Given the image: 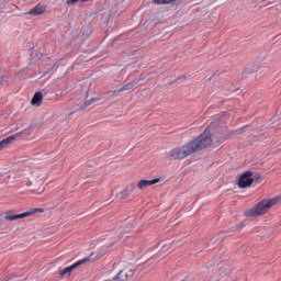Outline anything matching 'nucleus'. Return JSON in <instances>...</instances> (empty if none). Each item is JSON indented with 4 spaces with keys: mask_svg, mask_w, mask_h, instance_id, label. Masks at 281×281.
<instances>
[{
    "mask_svg": "<svg viewBox=\"0 0 281 281\" xmlns=\"http://www.w3.org/2000/svg\"><path fill=\"white\" fill-rule=\"evenodd\" d=\"M278 198L274 199H265L257 203L251 209L245 211V216L248 218H254V216H265L269 212L270 207H273L278 203Z\"/></svg>",
    "mask_w": 281,
    "mask_h": 281,
    "instance_id": "f03ea898",
    "label": "nucleus"
},
{
    "mask_svg": "<svg viewBox=\"0 0 281 281\" xmlns=\"http://www.w3.org/2000/svg\"><path fill=\"white\" fill-rule=\"evenodd\" d=\"M156 74H161V71L158 70V71H156Z\"/></svg>",
    "mask_w": 281,
    "mask_h": 281,
    "instance_id": "bb28decb",
    "label": "nucleus"
},
{
    "mask_svg": "<svg viewBox=\"0 0 281 281\" xmlns=\"http://www.w3.org/2000/svg\"><path fill=\"white\" fill-rule=\"evenodd\" d=\"M16 137H19V134L8 136L7 138L0 140V150H3L5 146H10V144H14V142H16Z\"/></svg>",
    "mask_w": 281,
    "mask_h": 281,
    "instance_id": "0eeeda50",
    "label": "nucleus"
},
{
    "mask_svg": "<svg viewBox=\"0 0 281 281\" xmlns=\"http://www.w3.org/2000/svg\"><path fill=\"white\" fill-rule=\"evenodd\" d=\"M138 83L139 80H133L132 82H127L126 85L116 90L110 91V93H112V95H115V93H122V91H131V89H133V87H137Z\"/></svg>",
    "mask_w": 281,
    "mask_h": 281,
    "instance_id": "39448f33",
    "label": "nucleus"
},
{
    "mask_svg": "<svg viewBox=\"0 0 281 281\" xmlns=\"http://www.w3.org/2000/svg\"><path fill=\"white\" fill-rule=\"evenodd\" d=\"M72 272H74V268L70 266L61 270L59 272V276L60 278H65V276H67V278H70Z\"/></svg>",
    "mask_w": 281,
    "mask_h": 281,
    "instance_id": "ddd939ff",
    "label": "nucleus"
},
{
    "mask_svg": "<svg viewBox=\"0 0 281 281\" xmlns=\"http://www.w3.org/2000/svg\"><path fill=\"white\" fill-rule=\"evenodd\" d=\"M260 179H262V176L260 173L252 172V183H260Z\"/></svg>",
    "mask_w": 281,
    "mask_h": 281,
    "instance_id": "f3484780",
    "label": "nucleus"
},
{
    "mask_svg": "<svg viewBox=\"0 0 281 281\" xmlns=\"http://www.w3.org/2000/svg\"><path fill=\"white\" fill-rule=\"evenodd\" d=\"M265 1H267V0H262V3H265Z\"/></svg>",
    "mask_w": 281,
    "mask_h": 281,
    "instance_id": "c85d7f7f",
    "label": "nucleus"
},
{
    "mask_svg": "<svg viewBox=\"0 0 281 281\" xmlns=\"http://www.w3.org/2000/svg\"><path fill=\"white\" fill-rule=\"evenodd\" d=\"M214 76H216V74L214 72L209 79H206V82H211L212 79L214 78Z\"/></svg>",
    "mask_w": 281,
    "mask_h": 281,
    "instance_id": "4be33fe9",
    "label": "nucleus"
},
{
    "mask_svg": "<svg viewBox=\"0 0 281 281\" xmlns=\"http://www.w3.org/2000/svg\"><path fill=\"white\" fill-rule=\"evenodd\" d=\"M102 98L103 97H94L88 101H85V103L78 109V111H85V109H87L88 106H91V104H93V102H100V100H102Z\"/></svg>",
    "mask_w": 281,
    "mask_h": 281,
    "instance_id": "9b49d317",
    "label": "nucleus"
},
{
    "mask_svg": "<svg viewBox=\"0 0 281 281\" xmlns=\"http://www.w3.org/2000/svg\"><path fill=\"white\" fill-rule=\"evenodd\" d=\"M34 131V125H30L29 127L24 128L22 132L16 133L18 136L20 135H31Z\"/></svg>",
    "mask_w": 281,
    "mask_h": 281,
    "instance_id": "2eb2a0df",
    "label": "nucleus"
},
{
    "mask_svg": "<svg viewBox=\"0 0 281 281\" xmlns=\"http://www.w3.org/2000/svg\"><path fill=\"white\" fill-rule=\"evenodd\" d=\"M124 273H126V269L121 270L112 280L113 281H116V280H121V281L128 280V278H126V276Z\"/></svg>",
    "mask_w": 281,
    "mask_h": 281,
    "instance_id": "4468645a",
    "label": "nucleus"
},
{
    "mask_svg": "<svg viewBox=\"0 0 281 281\" xmlns=\"http://www.w3.org/2000/svg\"><path fill=\"white\" fill-rule=\"evenodd\" d=\"M137 190V187L135 184H132L127 187L124 191L121 193V199L124 201L127 196H131Z\"/></svg>",
    "mask_w": 281,
    "mask_h": 281,
    "instance_id": "9d476101",
    "label": "nucleus"
},
{
    "mask_svg": "<svg viewBox=\"0 0 281 281\" xmlns=\"http://www.w3.org/2000/svg\"><path fill=\"white\" fill-rule=\"evenodd\" d=\"M238 188L245 190V188H251L254 186V171H245L241 173L237 181Z\"/></svg>",
    "mask_w": 281,
    "mask_h": 281,
    "instance_id": "20e7f679",
    "label": "nucleus"
},
{
    "mask_svg": "<svg viewBox=\"0 0 281 281\" xmlns=\"http://www.w3.org/2000/svg\"><path fill=\"white\" fill-rule=\"evenodd\" d=\"M125 278H133L135 276V270L130 269L128 271L125 270Z\"/></svg>",
    "mask_w": 281,
    "mask_h": 281,
    "instance_id": "a211bd4d",
    "label": "nucleus"
},
{
    "mask_svg": "<svg viewBox=\"0 0 281 281\" xmlns=\"http://www.w3.org/2000/svg\"><path fill=\"white\" fill-rule=\"evenodd\" d=\"M31 104L33 106H41L43 104V92L41 91L35 92L31 100Z\"/></svg>",
    "mask_w": 281,
    "mask_h": 281,
    "instance_id": "6e6552de",
    "label": "nucleus"
},
{
    "mask_svg": "<svg viewBox=\"0 0 281 281\" xmlns=\"http://www.w3.org/2000/svg\"><path fill=\"white\" fill-rule=\"evenodd\" d=\"M2 225H5V217L0 216V227H2Z\"/></svg>",
    "mask_w": 281,
    "mask_h": 281,
    "instance_id": "aec40b11",
    "label": "nucleus"
},
{
    "mask_svg": "<svg viewBox=\"0 0 281 281\" xmlns=\"http://www.w3.org/2000/svg\"><path fill=\"white\" fill-rule=\"evenodd\" d=\"M47 74H49V70L48 71H44V75H47Z\"/></svg>",
    "mask_w": 281,
    "mask_h": 281,
    "instance_id": "a878e982",
    "label": "nucleus"
},
{
    "mask_svg": "<svg viewBox=\"0 0 281 281\" xmlns=\"http://www.w3.org/2000/svg\"><path fill=\"white\" fill-rule=\"evenodd\" d=\"M164 71H166V68H165V67H162V70H161V72H164Z\"/></svg>",
    "mask_w": 281,
    "mask_h": 281,
    "instance_id": "393cba45",
    "label": "nucleus"
},
{
    "mask_svg": "<svg viewBox=\"0 0 281 281\" xmlns=\"http://www.w3.org/2000/svg\"><path fill=\"white\" fill-rule=\"evenodd\" d=\"M179 80H181V77H178V78H176L175 80H172V81L170 82V85H175L176 82H179Z\"/></svg>",
    "mask_w": 281,
    "mask_h": 281,
    "instance_id": "412c9836",
    "label": "nucleus"
},
{
    "mask_svg": "<svg viewBox=\"0 0 281 281\" xmlns=\"http://www.w3.org/2000/svg\"><path fill=\"white\" fill-rule=\"evenodd\" d=\"M245 128H247V126L234 131L220 128L215 132H209L205 130L198 137L184 144L182 147L171 149L167 159L168 161H177L186 159V157H190V155H194V153H201V150H205V148H210V146H221L226 139H232V137L240 135Z\"/></svg>",
    "mask_w": 281,
    "mask_h": 281,
    "instance_id": "f257e3e1",
    "label": "nucleus"
},
{
    "mask_svg": "<svg viewBox=\"0 0 281 281\" xmlns=\"http://www.w3.org/2000/svg\"><path fill=\"white\" fill-rule=\"evenodd\" d=\"M220 234H229V231H224V232H222Z\"/></svg>",
    "mask_w": 281,
    "mask_h": 281,
    "instance_id": "b1692460",
    "label": "nucleus"
},
{
    "mask_svg": "<svg viewBox=\"0 0 281 281\" xmlns=\"http://www.w3.org/2000/svg\"><path fill=\"white\" fill-rule=\"evenodd\" d=\"M159 181H161L159 178H155L153 180H140L137 183V188L138 190H145V188H148V186H155L156 183H159Z\"/></svg>",
    "mask_w": 281,
    "mask_h": 281,
    "instance_id": "423d86ee",
    "label": "nucleus"
},
{
    "mask_svg": "<svg viewBox=\"0 0 281 281\" xmlns=\"http://www.w3.org/2000/svg\"><path fill=\"white\" fill-rule=\"evenodd\" d=\"M91 261V257H85L83 259H80L78 261H76L74 265H71V268L74 269H78V267H82V265H85V262H90Z\"/></svg>",
    "mask_w": 281,
    "mask_h": 281,
    "instance_id": "f8f14e48",
    "label": "nucleus"
},
{
    "mask_svg": "<svg viewBox=\"0 0 281 281\" xmlns=\"http://www.w3.org/2000/svg\"><path fill=\"white\" fill-rule=\"evenodd\" d=\"M177 0H153V3H156L157 5H166L168 3H175Z\"/></svg>",
    "mask_w": 281,
    "mask_h": 281,
    "instance_id": "dca6fc26",
    "label": "nucleus"
},
{
    "mask_svg": "<svg viewBox=\"0 0 281 281\" xmlns=\"http://www.w3.org/2000/svg\"><path fill=\"white\" fill-rule=\"evenodd\" d=\"M45 212L44 209H31L23 213L12 214V211H7L4 215V221H19V218H27V216H32V214H38Z\"/></svg>",
    "mask_w": 281,
    "mask_h": 281,
    "instance_id": "7ed1b4c3",
    "label": "nucleus"
},
{
    "mask_svg": "<svg viewBox=\"0 0 281 281\" xmlns=\"http://www.w3.org/2000/svg\"><path fill=\"white\" fill-rule=\"evenodd\" d=\"M0 86L3 87V82H0Z\"/></svg>",
    "mask_w": 281,
    "mask_h": 281,
    "instance_id": "cd10ccee",
    "label": "nucleus"
},
{
    "mask_svg": "<svg viewBox=\"0 0 281 281\" xmlns=\"http://www.w3.org/2000/svg\"><path fill=\"white\" fill-rule=\"evenodd\" d=\"M82 32H83V36H85V32H87V36H90V34H93V30H91V27L89 26L82 27Z\"/></svg>",
    "mask_w": 281,
    "mask_h": 281,
    "instance_id": "6ab92c4d",
    "label": "nucleus"
},
{
    "mask_svg": "<svg viewBox=\"0 0 281 281\" xmlns=\"http://www.w3.org/2000/svg\"><path fill=\"white\" fill-rule=\"evenodd\" d=\"M182 78H186V76H182Z\"/></svg>",
    "mask_w": 281,
    "mask_h": 281,
    "instance_id": "7c9ffc66",
    "label": "nucleus"
},
{
    "mask_svg": "<svg viewBox=\"0 0 281 281\" xmlns=\"http://www.w3.org/2000/svg\"><path fill=\"white\" fill-rule=\"evenodd\" d=\"M146 78L145 77H143V75H140V77L138 78V79H136V80H138V82H142V80H145Z\"/></svg>",
    "mask_w": 281,
    "mask_h": 281,
    "instance_id": "5701e85b",
    "label": "nucleus"
},
{
    "mask_svg": "<svg viewBox=\"0 0 281 281\" xmlns=\"http://www.w3.org/2000/svg\"><path fill=\"white\" fill-rule=\"evenodd\" d=\"M45 7L35 5L33 9H31L26 14H32L33 16H41V14H45L46 12Z\"/></svg>",
    "mask_w": 281,
    "mask_h": 281,
    "instance_id": "1a4fd4ad",
    "label": "nucleus"
},
{
    "mask_svg": "<svg viewBox=\"0 0 281 281\" xmlns=\"http://www.w3.org/2000/svg\"><path fill=\"white\" fill-rule=\"evenodd\" d=\"M209 1H216V0H209Z\"/></svg>",
    "mask_w": 281,
    "mask_h": 281,
    "instance_id": "c756f323",
    "label": "nucleus"
}]
</instances>
